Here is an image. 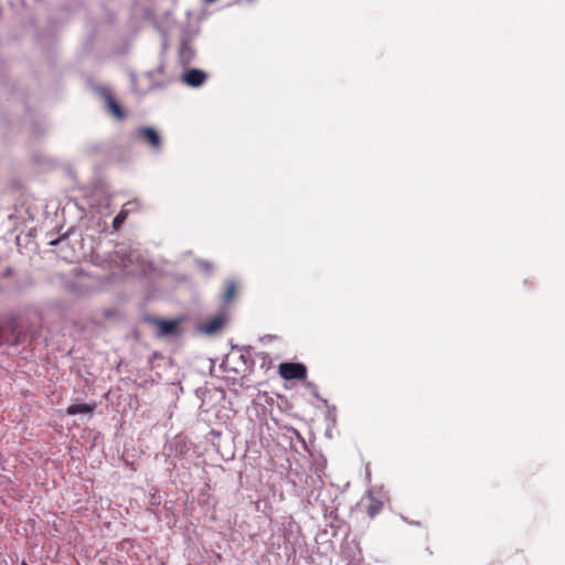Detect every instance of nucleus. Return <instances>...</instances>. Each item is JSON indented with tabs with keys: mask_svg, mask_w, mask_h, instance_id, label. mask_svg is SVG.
Segmentation results:
<instances>
[{
	"mask_svg": "<svg viewBox=\"0 0 565 565\" xmlns=\"http://www.w3.org/2000/svg\"><path fill=\"white\" fill-rule=\"evenodd\" d=\"M139 258L140 255L137 252L130 250L125 245H117L116 249L107 256H100L99 254L93 256V263L114 275L119 273L131 275L139 271L137 265Z\"/></svg>",
	"mask_w": 565,
	"mask_h": 565,
	"instance_id": "1",
	"label": "nucleus"
},
{
	"mask_svg": "<svg viewBox=\"0 0 565 565\" xmlns=\"http://www.w3.org/2000/svg\"><path fill=\"white\" fill-rule=\"evenodd\" d=\"M278 373L285 380H303L307 369L301 363L285 362L279 364Z\"/></svg>",
	"mask_w": 565,
	"mask_h": 565,
	"instance_id": "2",
	"label": "nucleus"
},
{
	"mask_svg": "<svg viewBox=\"0 0 565 565\" xmlns=\"http://www.w3.org/2000/svg\"><path fill=\"white\" fill-rule=\"evenodd\" d=\"M136 138L146 142L153 150H160L162 138L160 134L152 127H140L135 131Z\"/></svg>",
	"mask_w": 565,
	"mask_h": 565,
	"instance_id": "3",
	"label": "nucleus"
},
{
	"mask_svg": "<svg viewBox=\"0 0 565 565\" xmlns=\"http://www.w3.org/2000/svg\"><path fill=\"white\" fill-rule=\"evenodd\" d=\"M207 78V74L199 68H191L182 75V82L190 87H201Z\"/></svg>",
	"mask_w": 565,
	"mask_h": 565,
	"instance_id": "4",
	"label": "nucleus"
},
{
	"mask_svg": "<svg viewBox=\"0 0 565 565\" xmlns=\"http://www.w3.org/2000/svg\"><path fill=\"white\" fill-rule=\"evenodd\" d=\"M226 319V313L220 312L218 315L207 319L205 323L200 327V330L206 334H214L223 328Z\"/></svg>",
	"mask_w": 565,
	"mask_h": 565,
	"instance_id": "5",
	"label": "nucleus"
},
{
	"mask_svg": "<svg viewBox=\"0 0 565 565\" xmlns=\"http://www.w3.org/2000/svg\"><path fill=\"white\" fill-rule=\"evenodd\" d=\"M151 321L158 327V335L160 337L172 334L178 326L177 320H161L153 318Z\"/></svg>",
	"mask_w": 565,
	"mask_h": 565,
	"instance_id": "6",
	"label": "nucleus"
},
{
	"mask_svg": "<svg viewBox=\"0 0 565 565\" xmlns=\"http://www.w3.org/2000/svg\"><path fill=\"white\" fill-rule=\"evenodd\" d=\"M162 72H163L162 65H159L154 70L147 72L146 76H147V78H149V82H150L147 90H152V89L161 88V87L166 86V82L157 79V77L159 75H161Z\"/></svg>",
	"mask_w": 565,
	"mask_h": 565,
	"instance_id": "7",
	"label": "nucleus"
},
{
	"mask_svg": "<svg viewBox=\"0 0 565 565\" xmlns=\"http://www.w3.org/2000/svg\"><path fill=\"white\" fill-rule=\"evenodd\" d=\"M162 72H163L162 65H159L154 70L147 72L146 76H147V78H149V82H150L147 90H152V89L161 88V87L166 86V82L157 79V77L159 75H161Z\"/></svg>",
	"mask_w": 565,
	"mask_h": 565,
	"instance_id": "8",
	"label": "nucleus"
},
{
	"mask_svg": "<svg viewBox=\"0 0 565 565\" xmlns=\"http://www.w3.org/2000/svg\"><path fill=\"white\" fill-rule=\"evenodd\" d=\"M103 95L107 103L108 110L117 118H120V119L124 118L125 114H124L120 105L114 99L111 94L107 89H104Z\"/></svg>",
	"mask_w": 565,
	"mask_h": 565,
	"instance_id": "9",
	"label": "nucleus"
},
{
	"mask_svg": "<svg viewBox=\"0 0 565 565\" xmlns=\"http://www.w3.org/2000/svg\"><path fill=\"white\" fill-rule=\"evenodd\" d=\"M94 411V407L92 405H88L86 403H77L72 404L67 407L66 413L67 415H77V414H89L92 415Z\"/></svg>",
	"mask_w": 565,
	"mask_h": 565,
	"instance_id": "10",
	"label": "nucleus"
},
{
	"mask_svg": "<svg viewBox=\"0 0 565 565\" xmlns=\"http://www.w3.org/2000/svg\"><path fill=\"white\" fill-rule=\"evenodd\" d=\"M236 291V284L234 280H227L226 281V289L222 296V300L224 302H230L234 298Z\"/></svg>",
	"mask_w": 565,
	"mask_h": 565,
	"instance_id": "11",
	"label": "nucleus"
},
{
	"mask_svg": "<svg viewBox=\"0 0 565 565\" xmlns=\"http://www.w3.org/2000/svg\"><path fill=\"white\" fill-rule=\"evenodd\" d=\"M193 55H194V52L191 49V46L186 43H182V45L180 47V57H181L182 62L189 63L192 60Z\"/></svg>",
	"mask_w": 565,
	"mask_h": 565,
	"instance_id": "12",
	"label": "nucleus"
},
{
	"mask_svg": "<svg viewBox=\"0 0 565 565\" xmlns=\"http://www.w3.org/2000/svg\"><path fill=\"white\" fill-rule=\"evenodd\" d=\"M195 264L207 276H210L213 273L214 266H213V264L211 262H209L206 259H196Z\"/></svg>",
	"mask_w": 565,
	"mask_h": 565,
	"instance_id": "13",
	"label": "nucleus"
},
{
	"mask_svg": "<svg viewBox=\"0 0 565 565\" xmlns=\"http://www.w3.org/2000/svg\"><path fill=\"white\" fill-rule=\"evenodd\" d=\"M126 217H127L126 211H121L120 213H118L113 220V228L115 231H118L120 228L121 224L124 223V221L126 220Z\"/></svg>",
	"mask_w": 565,
	"mask_h": 565,
	"instance_id": "14",
	"label": "nucleus"
},
{
	"mask_svg": "<svg viewBox=\"0 0 565 565\" xmlns=\"http://www.w3.org/2000/svg\"><path fill=\"white\" fill-rule=\"evenodd\" d=\"M381 509H382V503H381V502H379V501H375V502H373V503H371V504L369 505V508H367V514H369L371 518H373V516H375V515L380 512V510H381Z\"/></svg>",
	"mask_w": 565,
	"mask_h": 565,
	"instance_id": "15",
	"label": "nucleus"
},
{
	"mask_svg": "<svg viewBox=\"0 0 565 565\" xmlns=\"http://www.w3.org/2000/svg\"><path fill=\"white\" fill-rule=\"evenodd\" d=\"M67 238H68V236H67V234H65V235H63V236H61V237H58V238L50 239V241H49V244H50V245H62V244H66V243H67Z\"/></svg>",
	"mask_w": 565,
	"mask_h": 565,
	"instance_id": "16",
	"label": "nucleus"
},
{
	"mask_svg": "<svg viewBox=\"0 0 565 565\" xmlns=\"http://www.w3.org/2000/svg\"><path fill=\"white\" fill-rule=\"evenodd\" d=\"M21 565H28V564H26V562L23 561Z\"/></svg>",
	"mask_w": 565,
	"mask_h": 565,
	"instance_id": "17",
	"label": "nucleus"
}]
</instances>
